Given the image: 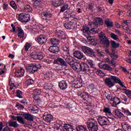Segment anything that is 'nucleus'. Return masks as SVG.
<instances>
[{
	"mask_svg": "<svg viewBox=\"0 0 131 131\" xmlns=\"http://www.w3.org/2000/svg\"><path fill=\"white\" fill-rule=\"evenodd\" d=\"M104 23L108 27H113V22L110 21V19H105Z\"/></svg>",
	"mask_w": 131,
	"mask_h": 131,
	"instance_id": "a19ab883",
	"label": "nucleus"
},
{
	"mask_svg": "<svg viewBox=\"0 0 131 131\" xmlns=\"http://www.w3.org/2000/svg\"><path fill=\"white\" fill-rule=\"evenodd\" d=\"M41 19L45 20L46 22H50L51 18L53 16V13L50 10H47L46 11L42 12L40 13Z\"/></svg>",
	"mask_w": 131,
	"mask_h": 131,
	"instance_id": "7ed1b4c3",
	"label": "nucleus"
},
{
	"mask_svg": "<svg viewBox=\"0 0 131 131\" xmlns=\"http://www.w3.org/2000/svg\"><path fill=\"white\" fill-rule=\"evenodd\" d=\"M96 27H94L92 29H90V28H85L84 29L87 30L88 29V32L89 34L92 33V34H96V33H98V31L96 29Z\"/></svg>",
	"mask_w": 131,
	"mask_h": 131,
	"instance_id": "c9c22d12",
	"label": "nucleus"
},
{
	"mask_svg": "<svg viewBox=\"0 0 131 131\" xmlns=\"http://www.w3.org/2000/svg\"><path fill=\"white\" fill-rule=\"evenodd\" d=\"M62 58L66 60L67 63H68V64L71 66V67L74 64V60L73 59V57L68 56L67 55H63Z\"/></svg>",
	"mask_w": 131,
	"mask_h": 131,
	"instance_id": "2eb2a0df",
	"label": "nucleus"
},
{
	"mask_svg": "<svg viewBox=\"0 0 131 131\" xmlns=\"http://www.w3.org/2000/svg\"><path fill=\"white\" fill-rule=\"evenodd\" d=\"M70 7H69V4L64 2V3L60 6V13H63L67 10H69Z\"/></svg>",
	"mask_w": 131,
	"mask_h": 131,
	"instance_id": "393cba45",
	"label": "nucleus"
},
{
	"mask_svg": "<svg viewBox=\"0 0 131 131\" xmlns=\"http://www.w3.org/2000/svg\"><path fill=\"white\" fill-rule=\"evenodd\" d=\"M56 124H57L56 126L57 127V128H60V127L63 126V125L62 124V121H58V122H57ZM63 127L67 131H73V129H74L73 127H72V126H71L69 124H64L63 126Z\"/></svg>",
	"mask_w": 131,
	"mask_h": 131,
	"instance_id": "0eeeda50",
	"label": "nucleus"
},
{
	"mask_svg": "<svg viewBox=\"0 0 131 131\" xmlns=\"http://www.w3.org/2000/svg\"><path fill=\"white\" fill-rule=\"evenodd\" d=\"M43 119L44 121H46V122H51V121H53L54 118L51 115L48 114L43 115Z\"/></svg>",
	"mask_w": 131,
	"mask_h": 131,
	"instance_id": "c756f323",
	"label": "nucleus"
},
{
	"mask_svg": "<svg viewBox=\"0 0 131 131\" xmlns=\"http://www.w3.org/2000/svg\"><path fill=\"white\" fill-rule=\"evenodd\" d=\"M121 126L123 130H126V131L131 130L130 126L128 124H127L126 122L122 123L121 124Z\"/></svg>",
	"mask_w": 131,
	"mask_h": 131,
	"instance_id": "473e14b6",
	"label": "nucleus"
},
{
	"mask_svg": "<svg viewBox=\"0 0 131 131\" xmlns=\"http://www.w3.org/2000/svg\"><path fill=\"white\" fill-rule=\"evenodd\" d=\"M88 63L90 65L92 68H95V63H94V61L92 60H88Z\"/></svg>",
	"mask_w": 131,
	"mask_h": 131,
	"instance_id": "13d9d810",
	"label": "nucleus"
},
{
	"mask_svg": "<svg viewBox=\"0 0 131 131\" xmlns=\"http://www.w3.org/2000/svg\"><path fill=\"white\" fill-rule=\"evenodd\" d=\"M23 116L26 120H29V121H33V116L29 113L23 114Z\"/></svg>",
	"mask_w": 131,
	"mask_h": 131,
	"instance_id": "cd10ccee",
	"label": "nucleus"
},
{
	"mask_svg": "<svg viewBox=\"0 0 131 131\" xmlns=\"http://www.w3.org/2000/svg\"><path fill=\"white\" fill-rule=\"evenodd\" d=\"M111 77L113 82H114V84H115V83H118L121 86H122V88L126 89V87L124 85L123 83L121 81V80L118 78V77H116L115 76H111Z\"/></svg>",
	"mask_w": 131,
	"mask_h": 131,
	"instance_id": "dca6fc26",
	"label": "nucleus"
},
{
	"mask_svg": "<svg viewBox=\"0 0 131 131\" xmlns=\"http://www.w3.org/2000/svg\"><path fill=\"white\" fill-rule=\"evenodd\" d=\"M92 48L84 46L82 48V51L84 52V54H85L88 56L90 54V52L92 50Z\"/></svg>",
	"mask_w": 131,
	"mask_h": 131,
	"instance_id": "72a5a7b5",
	"label": "nucleus"
},
{
	"mask_svg": "<svg viewBox=\"0 0 131 131\" xmlns=\"http://www.w3.org/2000/svg\"><path fill=\"white\" fill-rule=\"evenodd\" d=\"M89 29L85 30L83 29V32L84 36H85L87 38V39L90 41L91 42H94L96 41V37H94L92 35H91V34H89Z\"/></svg>",
	"mask_w": 131,
	"mask_h": 131,
	"instance_id": "9d476101",
	"label": "nucleus"
},
{
	"mask_svg": "<svg viewBox=\"0 0 131 131\" xmlns=\"http://www.w3.org/2000/svg\"><path fill=\"white\" fill-rule=\"evenodd\" d=\"M56 64H57L58 65H60L61 66H64L65 67H67L68 66L66 61H65L64 59L61 58H57Z\"/></svg>",
	"mask_w": 131,
	"mask_h": 131,
	"instance_id": "c85d7f7f",
	"label": "nucleus"
},
{
	"mask_svg": "<svg viewBox=\"0 0 131 131\" xmlns=\"http://www.w3.org/2000/svg\"><path fill=\"white\" fill-rule=\"evenodd\" d=\"M95 21L92 22L91 24L89 25V26H91L92 27H96L98 28L99 26H101V25H103V23L104 21L103 19H102L100 17H97L95 18Z\"/></svg>",
	"mask_w": 131,
	"mask_h": 131,
	"instance_id": "39448f33",
	"label": "nucleus"
},
{
	"mask_svg": "<svg viewBox=\"0 0 131 131\" xmlns=\"http://www.w3.org/2000/svg\"><path fill=\"white\" fill-rule=\"evenodd\" d=\"M46 74L47 77H52L53 76V73L51 71H48L47 72H46Z\"/></svg>",
	"mask_w": 131,
	"mask_h": 131,
	"instance_id": "052dcab7",
	"label": "nucleus"
},
{
	"mask_svg": "<svg viewBox=\"0 0 131 131\" xmlns=\"http://www.w3.org/2000/svg\"><path fill=\"white\" fill-rule=\"evenodd\" d=\"M73 55L75 57V58H77V59H79V60H81L82 58H84V55L80 51H75L73 53Z\"/></svg>",
	"mask_w": 131,
	"mask_h": 131,
	"instance_id": "b1692460",
	"label": "nucleus"
},
{
	"mask_svg": "<svg viewBox=\"0 0 131 131\" xmlns=\"http://www.w3.org/2000/svg\"><path fill=\"white\" fill-rule=\"evenodd\" d=\"M33 99L35 101H40V98L38 95H33Z\"/></svg>",
	"mask_w": 131,
	"mask_h": 131,
	"instance_id": "680f3d73",
	"label": "nucleus"
},
{
	"mask_svg": "<svg viewBox=\"0 0 131 131\" xmlns=\"http://www.w3.org/2000/svg\"><path fill=\"white\" fill-rule=\"evenodd\" d=\"M97 54L99 57H103L104 56V52H102L100 50H97Z\"/></svg>",
	"mask_w": 131,
	"mask_h": 131,
	"instance_id": "69168bd1",
	"label": "nucleus"
},
{
	"mask_svg": "<svg viewBox=\"0 0 131 131\" xmlns=\"http://www.w3.org/2000/svg\"><path fill=\"white\" fill-rule=\"evenodd\" d=\"M121 98L122 99V100L124 101V102H127L128 98L125 95L122 94L121 96Z\"/></svg>",
	"mask_w": 131,
	"mask_h": 131,
	"instance_id": "e2e57ef3",
	"label": "nucleus"
},
{
	"mask_svg": "<svg viewBox=\"0 0 131 131\" xmlns=\"http://www.w3.org/2000/svg\"><path fill=\"white\" fill-rule=\"evenodd\" d=\"M31 57L34 60H41L43 58L41 52H36L35 51H33L31 53Z\"/></svg>",
	"mask_w": 131,
	"mask_h": 131,
	"instance_id": "9b49d317",
	"label": "nucleus"
},
{
	"mask_svg": "<svg viewBox=\"0 0 131 131\" xmlns=\"http://www.w3.org/2000/svg\"><path fill=\"white\" fill-rule=\"evenodd\" d=\"M131 23V20L129 19L128 20H124L122 23V27H123V25L128 27V24Z\"/></svg>",
	"mask_w": 131,
	"mask_h": 131,
	"instance_id": "49530a36",
	"label": "nucleus"
},
{
	"mask_svg": "<svg viewBox=\"0 0 131 131\" xmlns=\"http://www.w3.org/2000/svg\"><path fill=\"white\" fill-rule=\"evenodd\" d=\"M24 11L26 13H30L32 12V8L29 5H27L24 7Z\"/></svg>",
	"mask_w": 131,
	"mask_h": 131,
	"instance_id": "ea45409f",
	"label": "nucleus"
},
{
	"mask_svg": "<svg viewBox=\"0 0 131 131\" xmlns=\"http://www.w3.org/2000/svg\"><path fill=\"white\" fill-rule=\"evenodd\" d=\"M123 28L126 31V33L130 35L131 30L129 29V28H128V27H126L125 25H123Z\"/></svg>",
	"mask_w": 131,
	"mask_h": 131,
	"instance_id": "de8ad7c7",
	"label": "nucleus"
},
{
	"mask_svg": "<svg viewBox=\"0 0 131 131\" xmlns=\"http://www.w3.org/2000/svg\"><path fill=\"white\" fill-rule=\"evenodd\" d=\"M30 48V43H26V45L25 46V51H27Z\"/></svg>",
	"mask_w": 131,
	"mask_h": 131,
	"instance_id": "0e129e2a",
	"label": "nucleus"
},
{
	"mask_svg": "<svg viewBox=\"0 0 131 131\" xmlns=\"http://www.w3.org/2000/svg\"><path fill=\"white\" fill-rule=\"evenodd\" d=\"M63 26L66 29H69V30L75 29V25L74 24V23L72 21L65 23L63 24Z\"/></svg>",
	"mask_w": 131,
	"mask_h": 131,
	"instance_id": "6ab92c4d",
	"label": "nucleus"
},
{
	"mask_svg": "<svg viewBox=\"0 0 131 131\" xmlns=\"http://www.w3.org/2000/svg\"><path fill=\"white\" fill-rule=\"evenodd\" d=\"M10 5H11V7H12L14 9V10L17 9V5H16L15 1H11Z\"/></svg>",
	"mask_w": 131,
	"mask_h": 131,
	"instance_id": "6e6d98bb",
	"label": "nucleus"
},
{
	"mask_svg": "<svg viewBox=\"0 0 131 131\" xmlns=\"http://www.w3.org/2000/svg\"><path fill=\"white\" fill-rule=\"evenodd\" d=\"M15 107H16L17 108H18L19 110L24 109V106L22 104H21L19 103H17L16 104Z\"/></svg>",
	"mask_w": 131,
	"mask_h": 131,
	"instance_id": "bf43d9fd",
	"label": "nucleus"
},
{
	"mask_svg": "<svg viewBox=\"0 0 131 131\" xmlns=\"http://www.w3.org/2000/svg\"><path fill=\"white\" fill-rule=\"evenodd\" d=\"M36 40L39 45L42 46V45H45L48 41V37L44 34L39 35Z\"/></svg>",
	"mask_w": 131,
	"mask_h": 131,
	"instance_id": "6e6552de",
	"label": "nucleus"
},
{
	"mask_svg": "<svg viewBox=\"0 0 131 131\" xmlns=\"http://www.w3.org/2000/svg\"><path fill=\"white\" fill-rule=\"evenodd\" d=\"M33 2V6L34 9H38L42 8L44 4L43 0H32Z\"/></svg>",
	"mask_w": 131,
	"mask_h": 131,
	"instance_id": "ddd939ff",
	"label": "nucleus"
},
{
	"mask_svg": "<svg viewBox=\"0 0 131 131\" xmlns=\"http://www.w3.org/2000/svg\"><path fill=\"white\" fill-rule=\"evenodd\" d=\"M12 119L13 120H17L18 122L19 123H20V124H25V125H27V123L24 121V118H23L21 116H12Z\"/></svg>",
	"mask_w": 131,
	"mask_h": 131,
	"instance_id": "a211bd4d",
	"label": "nucleus"
},
{
	"mask_svg": "<svg viewBox=\"0 0 131 131\" xmlns=\"http://www.w3.org/2000/svg\"><path fill=\"white\" fill-rule=\"evenodd\" d=\"M81 71H82V72H84V73H86L87 74H90L91 72L90 67H89V65L85 63H81Z\"/></svg>",
	"mask_w": 131,
	"mask_h": 131,
	"instance_id": "4468645a",
	"label": "nucleus"
},
{
	"mask_svg": "<svg viewBox=\"0 0 131 131\" xmlns=\"http://www.w3.org/2000/svg\"><path fill=\"white\" fill-rule=\"evenodd\" d=\"M96 72V74H97V75L101 76V75H102V74H104V73L103 72H102V71L101 70H97Z\"/></svg>",
	"mask_w": 131,
	"mask_h": 131,
	"instance_id": "774afa93",
	"label": "nucleus"
},
{
	"mask_svg": "<svg viewBox=\"0 0 131 131\" xmlns=\"http://www.w3.org/2000/svg\"><path fill=\"white\" fill-rule=\"evenodd\" d=\"M86 125L89 131H98L99 129L98 122L94 119H89L86 122Z\"/></svg>",
	"mask_w": 131,
	"mask_h": 131,
	"instance_id": "f257e3e1",
	"label": "nucleus"
},
{
	"mask_svg": "<svg viewBox=\"0 0 131 131\" xmlns=\"http://www.w3.org/2000/svg\"><path fill=\"white\" fill-rule=\"evenodd\" d=\"M62 50L64 52H67L68 54H69V50H70V48L68 45H66L62 47Z\"/></svg>",
	"mask_w": 131,
	"mask_h": 131,
	"instance_id": "09e8293b",
	"label": "nucleus"
},
{
	"mask_svg": "<svg viewBox=\"0 0 131 131\" xmlns=\"http://www.w3.org/2000/svg\"><path fill=\"white\" fill-rule=\"evenodd\" d=\"M111 46L113 49H117V48H119L120 45L118 43H116L114 40H111Z\"/></svg>",
	"mask_w": 131,
	"mask_h": 131,
	"instance_id": "58836bf2",
	"label": "nucleus"
},
{
	"mask_svg": "<svg viewBox=\"0 0 131 131\" xmlns=\"http://www.w3.org/2000/svg\"><path fill=\"white\" fill-rule=\"evenodd\" d=\"M25 73V71L24 69L20 68L19 70H17L16 71L15 73V75L16 77H22L23 75H24V73Z\"/></svg>",
	"mask_w": 131,
	"mask_h": 131,
	"instance_id": "bb28decb",
	"label": "nucleus"
},
{
	"mask_svg": "<svg viewBox=\"0 0 131 131\" xmlns=\"http://www.w3.org/2000/svg\"><path fill=\"white\" fill-rule=\"evenodd\" d=\"M15 94L16 97H17V98H19V99H22V98H23V94L22 93V91L17 90H16Z\"/></svg>",
	"mask_w": 131,
	"mask_h": 131,
	"instance_id": "a18cd8bd",
	"label": "nucleus"
},
{
	"mask_svg": "<svg viewBox=\"0 0 131 131\" xmlns=\"http://www.w3.org/2000/svg\"><path fill=\"white\" fill-rule=\"evenodd\" d=\"M50 41L52 45H59L60 43V40L56 38H51Z\"/></svg>",
	"mask_w": 131,
	"mask_h": 131,
	"instance_id": "37998d69",
	"label": "nucleus"
},
{
	"mask_svg": "<svg viewBox=\"0 0 131 131\" xmlns=\"http://www.w3.org/2000/svg\"><path fill=\"white\" fill-rule=\"evenodd\" d=\"M103 112H104V113H107L108 114H109V115H111V114H112L111 113V110H110V108L108 107L104 108Z\"/></svg>",
	"mask_w": 131,
	"mask_h": 131,
	"instance_id": "5fc2aeb1",
	"label": "nucleus"
},
{
	"mask_svg": "<svg viewBox=\"0 0 131 131\" xmlns=\"http://www.w3.org/2000/svg\"><path fill=\"white\" fill-rule=\"evenodd\" d=\"M98 122L101 126L108 125V119L105 116H98L97 118Z\"/></svg>",
	"mask_w": 131,
	"mask_h": 131,
	"instance_id": "1a4fd4ad",
	"label": "nucleus"
},
{
	"mask_svg": "<svg viewBox=\"0 0 131 131\" xmlns=\"http://www.w3.org/2000/svg\"><path fill=\"white\" fill-rule=\"evenodd\" d=\"M77 131H88V129L84 126L78 125L76 127Z\"/></svg>",
	"mask_w": 131,
	"mask_h": 131,
	"instance_id": "c03bdc74",
	"label": "nucleus"
},
{
	"mask_svg": "<svg viewBox=\"0 0 131 131\" xmlns=\"http://www.w3.org/2000/svg\"><path fill=\"white\" fill-rule=\"evenodd\" d=\"M64 3V0H56L54 6L55 7H61Z\"/></svg>",
	"mask_w": 131,
	"mask_h": 131,
	"instance_id": "e433bc0d",
	"label": "nucleus"
},
{
	"mask_svg": "<svg viewBox=\"0 0 131 131\" xmlns=\"http://www.w3.org/2000/svg\"><path fill=\"white\" fill-rule=\"evenodd\" d=\"M48 51L52 54H58L60 52V48L58 46H52L49 47Z\"/></svg>",
	"mask_w": 131,
	"mask_h": 131,
	"instance_id": "412c9836",
	"label": "nucleus"
},
{
	"mask_svg": "<svg viewBox=\"0 0 131 131\" xmlns=\"http://www.w3.org/2000/svg\"><path fill=\"white\" fill-rule=\"evenodd\" d=\"M111 37L113 38V39H114V40H117V39H118V36L114 33H112L111 34Z\"/></svg>",
	"mask_w": 131,
	"mask_h": 131,
	"instance_id": "4d7b16f0",
	"label": "nucleus"
},
{
	"mask_svg": "<svg viewBox=\"0 0 131 131\" xmlns=\"http://www.w3.org/2000/svg\"><path fill=\"white\" fill-rule=\"evenodd\" d=\"M99 38L100 39V43L104 45L106 48H109V47H110V42L105 33L103 32L99 33Z\"/></svg>",
	"mask_w": 131,
	"mask_h": 131,
	"instance_id": "f03ea898",
	"label": "nucleus"
},
{
	"mask_svg": "<svg viewBox=\"0 0 131 131\" xmlns=\"http://www.w3.org/2000/svg\"><path fill=\"white\" fill-rule=\"evenodd\" d=\"M124 91H125L124 93L127 96L131 94V91L129 89H124Z\"/></svg>",
	"mask_w": 131,
	"mask_h": 131,
	"instance_id": "338daca9",
	"label": "nucleus"
},
{
	"mask_svg": "<svg viewBox=\"0 0 131 131\" xmlns=\"http://www.w3.org/2000/svg\"><path fill=\"white\" fill-rule=\"evenodd\" d=\"M55 36L58 37V38H60V39H63V40H65V39H67V37L65 36V33L64 31L59 29L56 30Z\"/></svg>",
	"mask_w": 131,
	"mask_h": 131,
	"instance_id": "f8f14e48",
	"label": "nucleus"
},
{
	"mask_svg": "<svg viewBox=\"0 0 131 131\" xmlns=\"http://www.w3.org/2000/svg\"><path fill=\"white\" fill-rule=\"evenodd\" d=\"M107 120L110 122L111 123H113V122L115 121V117L114 116H111V115H110L109 116H108Z\"/></svg>",
	"mask_w": 131,
	"mask_h": 131,
	"instance_id": "3c124183",
	"label": "nucleus"
},
{
	"mask_svg": "<svg viewBox=\"0 0 131 131\" xmlns=\"http://www.w3.org/2000/svg\"><path fill=\"white\" fill-rule=\"evenodd\" d=\"M41 93V89H36L33 90V95H40Z\"/></svg>",
	"mask_w": 131,
	"mask_h": 131,
	"instance_id": "864d4df0",
	"label": "nucleus"
},
{
	"mask_svg": "<svg viewBox=\"0 0 131 131\" xmlns=\"http://www.w3.org/2000/svg\"><path fill=\"white\" fill-rule=\"evenodd\" d=\"M104 81L105 84L108 86V88H113V86H114L115 85L114 82H113V80L112 79V77H111V76L110 77L106 78Z\"/></svg>",
	"mask_w": 131,
	"mask_h": 131,
	"instance_id": "aec40b11",
	"label": "nucleus"
},
{
	"mask_svg": "<svg viewBox=\"0 0 131 131\" xmlns=\"http://www.w3.org/2000/svg\"><path fill=\"white\" fill-rule=\"evenodd\" d=\"M74 84H75V88L76 89H80L82 86V83L79 81V80H76L74 82Z\"/></svg>",
	"mask_w": 131,
	"mask_h": 131,
	"instance_id": "4c0bfd02",
	"label": "nucleus"
},
{
	"mask_svg": "<svg viewBox=\"0 0 131 131\" xmlns=\"http://www.w3.org/2000/svg\"><path fill=\"white\" fill-rule=\"evenodd\" d=\"M113 113L114 115H115V117L117 118H119V119L124 118V114L118 110H114Z\"/></svg>",
	"mask_w": 131,
	"mask_h": 131,
	"instance_id": "f3484780",
	"label": "nucleus"
},
{
	"mask_svg": "<svg viewBox=\"0 0 131 131\" xmlns=\"http://www.w3.org/2000/svg\"><path fill=\"white\" fill-rule=\"evenodd\" d=\"M8 124L10 127H14V128L19 127V124L16 121H9Z\"/></svg>",
	"mask_w": 131,
	"mask_h": 131,
	"instance_id": "2f4dec72",
	"label": "nucleus"
},
{
	"mask_svg": "<svg viewBox=\"0 0 131 131\" xmlns=\"http://www.w3.org/2000/svg\"><path fill=\"white\" fill-rule=\"evenodd\" d=\"M26 84L27 85H31V84H33L34 83V81L32 79H28L26 81Z\"/></svg>",
	"mask_w": 131,
	"mask_h": 131,
	"instance_id": "8fccbe9b",
	"label": "nucleus"
},
{
	"mask_svg": "<svg viewBox=\"0 0 131 131\" xmlns=\"http://www.w3.org/2000/svg\"><path fill=\"white\" fill-rule=\"evenodd\" d=\"M87 56L91 57V58H96V52L92 49Z\"/></svg>",
	"mask_w": 131,
	"mask_h": 131,
	"instance_id": "603ef678",
	"label": "nucleus"
},
{
	"mask_svg": "<svg viewBox=\"0 0 131 131\" xmlns=\"http://www.w3.org/2000/svg\"><path fill=\"white\" fill-rule=\"evenodd\" d=\"M16 29H17V31H18L17 34L18 37L23 38V37H24V31L19 27H16Z\"/></svg>",
	"mask_w": 131,
	"mask_h": 131,
	"instance_id": "f704fd0d",
	"label": "nucleus"
},
{
	"mask_svg": "<svg viewBox=\"0 0 131 131\" xmlns=\"http://www.w3.org/2000/svg\"><path fill=\"white\" fill-rule=\"evenodd\" d=\"M40 64H29L27 68V72L29 73H34L38 70V68H40Z\"/></svg>",
	"mask_w": 131,
	"mask_h": 131,
	"instance_id": "20e7f679",
	"label": "nucleus"
},
{
	"mask_svg": "<svg viewBox=\"0 0 131 131\" xmlns=\"http://www.w3.org/2000/svg\"><path fill=\"white\" fill-rule=\"evenodd\" d=\"M58 86L60 90H66L68 88V84L65 80H62L58 82Z\"/></svg>",
	"mask_w": 131,
	"mask_h": 131,
	"instance_id": "5701e85b",
	"label": "nucleus"
},
{
	"mask_svg": "<svg viewBox=\"0 0 131 131\" xmlns=\"http://www.w3.org/2000/svg\"><path fill=\"white\" fill-rule=\"evenodd\" d=\"M72 68L75 71L80 72L81 70V63L79 62H74L71 66Z\"/></svg>",
	"mask_w": 131,
	"mask_h": 131,
	"instance_id": "4be33fe9",
	"label": "nucleus"
},
{
	"mask_svg": "<svg viewBox=\"0 0 131 131\" xmlns=\"http://www.w3.org/2000/svg\"><path fill=\"white\" fill-rule=\"evenodd\" d=\"M30 110L33 113H37L38 112V108L35 105L31 106Z\"/></svg>",
	"mask_w": 131,
	"mask_h": 131,
	"instance_id": "79ce46f5",
	"label": "nucleus"
},
{
	"mask_svg": "<svg viewBox=\"0 0 131 131\" xmlns=\"http://www.w3.org/2000/svg\"><path fill=\"white\" fill-rule=\"evenodd\" d=\"M113 107H116L117 105H119L121 103L120 99L117 97H115L113 98Z\"/></svg>",
	"mask_w": 131,
	"mask_h": 131,
	"instance_id": "7c9ffc66",
	"label": "nucleus"
},
{
	"mask_svg": "<svg viewBox=\"0 0 131 131\" xmlns=\"http://www.w3.org/2000/svg\"><path fill=\"white\" fill-rule=\"evenodd\" d=\"M99 67L101 69H103V70H107L108 71H112V68L106 63H104V64H103L102 63H99Z\"/></svg>",
	"mask_w": 131,
	"mask_h": 131,
	"instance_id": "a878e982",
	"label": "nucleus"
},
{
	"mask_svg": "<svg viewBox=\"0 0 131 131\" xmlns=\"http://www.w3.org/2000/svg\"><path fill=\"white\" fill-rule=\"evenodd\" d=\"M18 20L22 23H26L30 20V15L25 13H20L18 16Z\"/></svg>",
	"mask_w": 131,
	"mask_h": 131,
	"instance_id": "423d86ee",
	"label": "nucleus"
}]
</instances>
